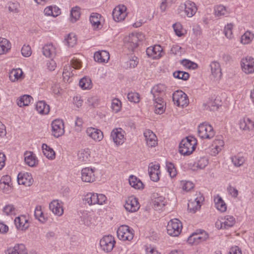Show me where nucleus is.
I'll return each mask as SVG.
<instances>
[{"instance_id":"obj_1","label":"nucleus","mask_w":254,"mask_h":254,"mask_svg":"<svg viewBox=\"0 0 254 254\" xmlns=\"http://www.w3.org/2000/svg\"><path fill=\"white\" fill-rule=\"evenodd\" d=\"M197 144L196 138L189 136L182 140L179 145V152L183 155H189L194 150Z\"/></svg>"},{"instance_id":"obj_2","label":"nucleus","mask_w":254,"mask_h":254,"mask_svg":"<svg viewBox=\"0 0 254 254\" xmlns=\"http://www.w3.org/2000/svg\"><path fill=\"white\" fill-rule=\"evenodd\" d=\"M83 200L85 203H87L89 205H102L107 201V197L103 194L88 192L84 195Z\"/></svg>"},{"instance_id":"obj_3","label":"nucleus","mask_w":254,"mask_h":254,"mask_svg":"<svg viewBox=\"0 0 254 254\" xmlns=\"http://www.w3.org/2000/svg\"><path fill=\"white\" fill-rule=\"evenodd\" d=\"M197 132L199 136L202 139H210L215 134V131L213 127L210 125L206 123H202L199 125Z\"/></svg>"},{"instance_id":"obj_4","label":"nucleus","mask_w":254,"mask_h":254,"mask_svg":"<svg viewBox=\"0 0 254 254\" xmlns=\"http://www.w3.org/2000/svg\"><path fill=\"white\" fill-rule=\"evenodd\" d=\"M133 232V229L129 226L122 225L118 229L117 236L121 240L130 241L132 240L134 236Z\"/></svg>"},{"instance_id":"obj_5","label":"nucleus","mask_w":254,"mask_h":254,"mask_svg":"<svg viewBox=\"0 0 254 254\" xmlns=\"http://www.w3.org/2000/svg\"><path fill=\"white\" fill-rule=\"evenodd\" d=\"M182 227L180 220L177 219H172L168 222L167 226V233L173 237L178 236L181 232Z\"/></svg>"},{"instance_id":"obj_6","label":"nucleus","mask_w":254,"mask_h":254,"mask_svg":"<svg viewBox=\"0 0 254 254\" xmlns=\"http://www.w3.org/2000/svg\"><path fill=\"white\" fill-rule=\"evenodd\" d=\"M172 98L174 104L178 106L184 107L189 104V101L187 94L181 90L175 92Z\"/></svg>"},{"instance_id":"obj_7","label":"nucleus","mask_w":254,"mask_h":254,"mask_svg":"<svg viewBox=\"0 0 254 254\" xmlns=\"http://www.w3.org/2000/svg\"><path fill=\"white\" fill-rule=\"evenodd\" d=\"M180 11H184L186 15L189 17H191L197 11V8L196 4L193 1L187 0L179 6Z\"/></svg>"},{"instance_id":"obj_8","label":"nucleus","mask_w":254,"mask_h":254,"mask_svg":"<svg viewBox=\"0 0 254 254\" xmlns=\"http://www.w3.org/2000/svg\"><path fill=\"white\" fill-rule=\"evenodd\" d=\"M115 243L114 238L111 235H108L104 236L101 239L100 245L104 252L109 253L113 249Z\"/></svg>"},{"instance_id":"obj_9","label":"nucleus","mask_w":254,"mask_h":254,"mask_svg":"<svg viewBox=\"0 0 254 254\" xmlns=\"http://www.w3.org/2000/svg\"><path fill=\"white\" fill-rule=\"evenodd\" d=\"M141 36L140 34H129L125 40L126 47L131 51H133L138 46V43Z\"/></svg>"},{"instance_id":"obj_10","label":"nucleus","mask_w":254,"mask_h":254,"mask_svg":"<svg viewBox=\"0 0 254 254\" xmlns=\"http://www.w3.org/2000/svg\"><path fill=\"white\" fill-rule=\"evenodd\" d=\"M52 134L58 138L64 132V124L62 120L57 119L51 124Z\"/></svg>"},{"instance_id":"obj_11","label":"nucleus","mask_w":254,"mask_h":254,"mask_svg":"<svg viewBox=\"0 0 254 254\" xmlns=\"http://www.w3.org/2000/svg\"><path fill=\"white\" fill-rule=\"evenodd\" d=\"M241 67L243 71L247 74L254 72V59L251 57H247L241 61Z\"/></svg>"},{"instance_id":"obj_12","label":"nucleus","mask_w":254,"mask_h":254,"mask_svg":"<svg viewBox=\"0 0 254 254\" xmlns=\"http://www.w3.org/2000/svg\"><path fill=\"white\" fill-rule=\"evenodd\" d=\"M146 53L148 57L153 59H158L164 54L163 48L158 45L147 48L146 50Z\"/></svg>"},{"instance_id":"obj_13","label":"nucleus","mask_w":254,"mask_h":254,"mask_svg":"<svg viewBox=\"0 0 254 254\" xmlns=\"http://www.w3.org/2000/svg\"><path fill=\"white\" fill-rule=\"evenodd\" d=\"M124 206L127 211L133 212L138 210L140 205L138 199L133 196H131L128 197L126 200Z\"/></svg>"},{"instance_id":"obj_14","label":"nucleus","mask_w":254,"mask_h":254,"mask_svg":"<svg viewBox=\"0 0 254 254\" xmlns=\"http://www.w3.org/2000/svg\"><path fill=\"white\" fill-rule=\"evenodd\" d=\"M49 208L53 213L59 216L64 213L63 203L58 199L53 200L49 204Z\"/></svg>"},{"instance_id":"obj_15","label":"nucleus","mask_w":254,"mask_h":254,"mask_svg":"<svg viewBox=\"0 0 254 254\" xmlns=\"http://www.w3.org/2000/svg\"><path fill=\"white\" fill-rule=\"evenodd\" d=\"M204 200V197L200 193L193 201H190L188 204V210L190 212L195 213L197 210L200 209V203Z\"/></svg>"},{"instance_id":"obj_16","label":"nucleus","mask_w":254,"mask_h":254,"mask_svg":"<svg viewBox=\"0 0 254 254\" xmlns=\"http://www.w3.org/2000/svg\"><path fill=\"white\" fill-rule=\"evenodd\" d=\"M126 7L124 5L116 7L113 11V17L116 21H120L125 19L127 16Z\"/></svg>"},{"instance_id":"obj_17","label":"nucleus","mask_w":254,"mask_h":254,"mask_svg":"<svg viewBox=\"0 0 254 254\" xmlns=\"http://www.w3.org/2000/svg\"><path fill=\"white\" fill-rule=\"evenodd\" d=\"M165 90L166 86L164 84H160L154 86L151 91L153 100L163 99Z\"/></svg>"},{"instance_id":"obj_18","label":"nucleus","mask_w":254,"mask_h":254,"mask_svg":"<svg viewBox=\"0 0 254 254\" xmlns=\"http://www.w3.org/2000/svg\"><path fill=\"white\" fill-rule=\"evenodd\" d=\"M111 136L117 145L122 144L124 142V134L121 128L114 129L111 132Z\"/></svg>"},{"instance_id":"obj_19","label":"nucleus","mask_w":254,"mask_h":254,"mask_svg":"<svg viewBox=\"0 0 254 254\" xmlns=\"http://www.w3.org/2000/svg\"><path fill=\"white\" fill-rule=\"evenodd\" d=\"M94 170L92 168L87 167L81 170V179L83 182L90 183L95 180L94 174Z\"/></svg>"},{"instance_id":"obj_20","label":"nucleus","mask_w":254,"mask_h":254,"mask_svg":"<svg viewBox=\"0 0 254 254\" xmlns=\"http://www.w3.org/2000/svg\"><path fill=\"white\" fill-rule=\"evenodd\" d=\"M86 133L88 136L96 141H99L103 138L102 131L94 127H88L86 129Z\"/></svg>"},{"instance_id":"obj_21","label":"nucleus","mask_w":254,"mask_h":254,"mask_svg":"<svg viewBox=\"0 0 254 254\" xmlns=\"http://www.w3.org/2000/svg\"><path fill=\"white\" fill-rule=\"evenodd\" d=\"M14 223L18 230H25L29 227L28 219L25 215L16 217L14 219Z\"/></svg>"},{"instance_id":"obj_22","label":"nucleus","mask_w":254,"mask_h":254,"mask_svg":"<svg viewBox=\"0 0 254 254\" xmlns=\"http://www.w3.org/2000/svg\"><path fill=\"white\" fill-rule=\"evenodd\" d=\"M146 144L149 147H154L157 144L156 135L150 129H146L143 133Z\"/></svg>"},{"instance_id":"obj_23","label":"nucleus","mask_w":254,"mask_h":254,"mask_svg":"<svg viewBox=\"0 0 254 254\" xmlns=\"http://www.w3.org/2000/svg\"><path fill=\"white\" fill-rule=\"evenodd\" d=\"M17 181L19 185L30 186L32 184L33 179L29 173L20 172L17 176Z\"/></svg>"},{"instance_id":"obj_24","label":"nucleus","mask_w":254,"mask_h":254,"mask_svg":"<svg viewBox=\"0 0 254 254\" xmlns=\"http://www.w3.org/2000/svg\"><path fill=\"white\" fill-rule=\"evenodd\" d=\"M5 254H27V250L24 245L19 244L8 248L6 251Z\"/></svg>"},{"instance_id":"obj_25","label":"nucleus","mask_w":254,"mask_h":254,"mask_svg":"<svg viewBox=\"0 0 254 254\" xmlns=\"http://www.w3.org/2000/svg\"><path fill=\"white\" fill-rule=\"evenodd\" d=\"M110 58L109 53L104 50L97 51L94 55V60L98 63H106Z\"/></svg>"},{"instance_id":"obj_26","label":"nucleus","mask_w":254,"mask_h":254,"mask_svg":"<svg viewBox=\"0 0 254 254\" xmlns=\"http://www.w3.org/2000/svg\"><path fill=\"white\" fill-rule=\"evenodd\" d=\"M159 168L158 164L149 167L148 173L151 180L154 182H157L159 180Z\"/></svg>"},{"instance_id":"obj_27","label":"nucleus","mask_w":254,"mask_h":254,"mask_svg":"<svg viewBox=\"0 0 254 254\" xmlns=\"http://www.w3.org/2000/svg\"><path fill=\"white\" fill-rule=\"evenodd\" d=\"M24 160L26 164L30 167H34L38 164V160L35 155L31 152L24 153Z\"/></svg>"},{"instance_id":"obj_28","label":"nucleus","mask_w":254,"mask_h":254,"mask_svg":"<svg viewBox=\"0 0 254 254\" xmlns=\"http://www.w3.org/2000/svg\"><path fill=\"white\" fill-rule=\"evenodd\" d=\"M240 128L244 130H250L254 128L253 121L249 118L244 117L239 121Z\"/></svg>"},{"instance_id":"obj_29","label":"nucleus","mask_w":254,"mask_h":254,"mask_svg":"<svg viewBox=\"0 0 254 254\" xmlns=\"http://www.w3.org/2000/svg\"><path fill=\"white\" fill-rule=\"evenodd\" d=\"M212 75L214 78L219 79L222 75L221 69L219 63L214 61L210 64Z\"/></svg>"},{"instance_id":"obj_30","label":"nucleus","mask_w":254,"mask_h":254,"mask_svg":"<svg viewBox=\"0 0 254 254\" xmlns=\"http://www.w3.org/2000/svg\"><path fill=\"white\" fill-rule=\"evenodd\" d=\"M36 109L39 113L47 115L49 113L50 106L45 101H39L36 105Z\"/></svg>"},{"instance_id":"obj_31","label":"nucleus","mask_w":254,"mask_h":254,"mask_svg":"<svg viewBox=\"0 0 254 254\" xmlns=\"http://www.w3.org/2000/svg\"><path fill=\"white\" fill-rule=\"evenodd\" d=\"M235 223V219L232 216L227 215L225 216L223 221L221 222V228L229 229Z\"/></svg>"},{"instance_id":"obj_32","label":"nucleus","mask_w":254,"mask_h":254,"mask_svg":"<svg viewBox=\"0 0 254 254\" xmlns=\"http://www.w3.org/2000/svg\"><path fill=\"white\" fill-rule=\"evenodd\" d=\"M11 48V44L5 38H0V55L6 54Z\"/></svg>"},{"instance_id":"obj_33","label":"nucleus","mask_w":254,"mask_h":254,"mask_svg":"<svg viewBox=\"0 0 254 254\" xmlns=\"http://www.w3.org/2000/svg\"><path fill=\"white\" fill-rule=\"evenodd\" d=\"M155 112L158 114H162L165 111L164 105L165 103L163 99L154 100Z\"/></svg>"},{"instance_id":"obj_34","label":"nucleus","mask_w":254,"mask_h":254,"mask_svg":"<svg viewBox=\"0 0 254 254\" xmlns=\"http://www.w3.org/2000/svg\"><path fill=\"white\" fill-rule=\"evenodd\" d=\"M43 54L48 58L53 57L56 53V49L52 44H47L43 47Z\"/></svg>"},{"instance_id":"obj_35","label":"nucleus","mask_w":254,"mask_h":254,"mask_svg":"<svg viewBox=\"0 0 254 254\" xmlns=\"http://www.w3.org/2000/svg\"><path fill=\"white\" fill-rule=\"evenodd\" d=\"M130 185L136 189L143 188V184L142 182L134 176H130L128 179Z\"/></svg>"},{"instance_id":"obj_36","label":"nucleus","mask_w":254,"mask_h":254,"mask_svg":"<svg viewBox=\"0 0 254 254\" xmlns=\"http://www.w3.org/2000/svg\"><path fill=\"white\" fill-rule=\"evenodd\" d=\"M22 71L21 69H13L9 73V79L12 82H15L22 78Z\"/></svg>"},{"instance_id":"obj_37","label":"nucleus","mask_w":254,"mask_h":254,"mask_svg":"<svg viewBox=\"0 0 254 254\" xmlns=\"http://www.w3.org/2000/svg\"><path fill=\"white\" fill-rule=\"evenodd\" d=\"M42 148L44 155L47 158L52 160L55 158V151L46 144H43Z\"/></svg>"},{"instance_id":"obj_38","label":"nucleus","mask_w":254,"mask_h":254,"mask_svg":"<svg viewBox=\"0 0 254 254\" xmlns=\"http://www.w3.org/2000/svg\"><path fill=\"white\" fill-rule=\"evenodd\" d=\"M101 15L98 13H92L90 16V21L94 28H98L101 24Z\"/></svg>"},{"instance_id":"obj_39","label":"nucleus","mask_w":254,"mask_h":254,"mask_svg":"<svg viewBox=\"0 0 254 254\" xmlns=\"http://www.w3.org/2000/svg\"><path fill=\"white\" fill-rule=\"evenodd\" d=\"M206 238L203 237L200 234L194 233L190 235L188 239V241L191 244H197L200 242L204 241Z\"/></svg>"},{"instance_id":"obj_40","label":"nucleus","mask_w":254,"mask_h":254,"mask_svg":"<svg viewBox=\"0 0 254 254\" xmlns=\"http://www.w3.org/2000/svg\"><path fill=\"white\" fill-rule=\"evenodd\" d=\"M32 99V97L30 95H23L17 100V104L20 107L28 106Z\"/></svg>"},{"instance_id":"obj_41","label":"nucleus","mask_w":254,"mask_h":254,"mask_svg":"<svg viewBox=\"0 0 254 254\" xmlns=\"http://www.w3.org/2000/svg\"><path fill=\"white\" fill-rule=\"evenodd\" d=\"M64 40L67 46L73 47L76 44L77 38L74 33H71L67 35Z\"/></svg>"},{"instance_id":"obj_42","label":"nucleus","mask_w":254,"mask_h":254,"mask_svg":"<svg viewBox=\"0 0 254 254\" xmlns=\"http://www.w3.org/2000/svg\"><path fill=\"white\" fill-rule=\"evenodd\" d=\"M79 86L83 90L88 89L91 88V80L89 78L83 77L79 82Z\"/></svg>"},{"instance_id":"obj_43","label":"nucleus","mask_w":254,"mask_h":254,"mask_svg":"<svg viewBox=\"0 0 254 254\" xmlns=\"http://www.w3.org/2000/svg\"><path fill=\"white\" fill-rule=\"evenodd\" d=\"M34 216L36 219H38L41 223H44L46 219L43 216V213L42 211L41 206L38 205L36 207L34 211Z\"/></svg>"},{"instance_id":"obj_44","label":"nucleus","mask_w":254,"mask_h":254,"mask_svg":"<svg viewBox=\"0 0 254 254\" xmlns=\"http://www.w3.org/2000/svg\"><path fill=\"white\" fill-rule=\"evenodd\" d=\"M80 15V8L78 6L73 7L70 11V18L72 22L79 19Z\"/></svg>"},{"instance_id":"obj_45","label":"nucleus","mask_w":254,"mask_h":254,"mask_svg":"<svg viewBox=\"0 0 254 254\" xmlns=\"http://www.w3.org/2000/svg\"><path fill=\"white\" fill-rule=\"evenodd\" d=\"M90 157V151L88 149L81 150L78 153V158L80 161L86 162Z\"/></svg>"},{"instance_id":"obj_46","label":"nucleus","mask_w":254,"mask_h":254,"mask_svg":"<svg viewBox=\"0 0 254 254\" xmlns=\"http://www.w3.org/2000/svg\"><path fill=\"white\" fill-rule=\"evenodd\" d=\"M16 211V208L12 204L6 205L2 209L3 212L6 215H14Z\"/></svg>"},{"instance_id":"obj_47","label":"nucleus","mask_w":254,"mask_h":254,"mask_svg":"<svg viewBox=\"0 0 254 254\" xmlns=\"http://www.w3.org/2000/svg\"><path fill=\"white\" fill-rule=\"evenodd\" d=\"M254 35L249 31L245 32L241 37V42L244 44L250 43L253 39Z\"/></svg>"},{"instance_id":"obj_48","label":"nucleus","mask_w":254,"mask_h":254,"mask_svg":"<svg viewBox=\"0 0 254 254\" xmlns=\"http://www.w3.org/2000/svg\"><path fill=\"white\" fill-rule=\"evenodd\" d=\"M215 14L217 16H221L228 14L227 8L222 5H217L215 7Z\"/></svg>"},{"instance_id":"obj_49","label":"nucleus","mask_w":254,"mask_h":254,"mask_svg":"<svg viewBox=\"0 0 254 254\" xmlns=\"http://www.w3.org/2000/svg\"><path fill=\"white\" fill-rule=\"evenodd\" d=\"M220 106V101L217 99L213 101L211 100L207 103V109H209L210 111L217 110Z\"/></svg>"},{"instance_id":"obj_50","label":"nucleus","mask_w":254,"mask_h":254,"mask_svg":"<svg viewBox=\"0 0 254 254\" xmlns=\"http://www.w3.org/2000/svg\"><path fill=\"white\" fill-rule=\"evenodd\" d=\"M173 76L175 78L187 80L189 79L190 74L187 72L178 70L173 73Z\"/></svg>"},{"instance_id":"obj_51","label":"nucleus","mask_w":254,"mask_h":254,"mask_svg":"<svg viewBox=\"0 0 254 254\" xmlns=\"http://www.w3.org/2000/svg\"><path fill=\"white\" fill-rule=\"evenodd\" d=\"M231 160L234 165L236 167H240L245 162V159L244 157L239 156L232 157Z\"/></svg>"},{"instance_id":"obj_52","label":"nucleus","mask_w":254,"mask_h":254,"mask_svg":"<svg viewBox=\"0 0 254 254\" xmlns=\"http://www.w3.org/2000/svg\"><path fill=\"white\" fill-rule=\"evenodd\" d=\"M234 25L231 23H228L227 25L224 27V32L225 36L231 39L233 37L232 29L233 28Z\"/></svg>"},{"instance_id":"obj_53","label":"nucleus","mask_w":254,"mask_h":254,"mask_svg":"<svg viewBox=\"0 0 254 254\" xmlns=\"http://www.w3.org/2000/svg\"><path fill=\"white\" fill-rule=\"evenodd\" d=\"M208 164V160L205 157L200 158L196 162H195L194 166L199 169H204Z\"/></svg>"},{"instance_id":"obj_54","label":"nucleus","mask_w":254,"mask_h":254,"mask_svg":"<svg viewBox=\"0 0 254 254\" xmlns=\"http://www.w3.org/2000/svg\"><path fill=\"white\" fill-rule=\"evenodd\" d=\"M127 97L130 102L134 103H137L140 101V96L136 92H130L128 93Z\"/></svg>"},{"instance_id":"obj_55","label":"nucleus","mask_w":254,"mask_h":254,"mask_svg":"<svg viewBox=\"0 0 254 254\" xmlns=\"http://www.w3.org/2000/svg\"><path fill=\"white\" fill-rule=\"evenodd\" d=\"M121 102L118 99L115 98L112 102L111 108L115 113H118L121 109Z\"/></svg>"},{"instance_id":"obj_56","label":"nucleus","mask_w":254,"mask_h":254,"mask_svg":"<svg viewBox=\"0 0 254 254\" xmlns=\"http://www.w3.org/2000/svg\"><path fill=\"white\" fill-rule=\"evenodd\" d=\"M166 168L170 177L173 178L176 176L177 173L174 165L171 162L166 163Z\"/></svg>"},{"instance_id":"obj_57","label":"nucleus","mask_w":254,"mask_h":254,"mask_svg":"<svg viewBox=\"0 0 254 254\" xmlns=\"http://www.w3.org/2000/svg\"><path fill=\"white\" fill-rule=\"evenodd\" d=\"M173 2V0H163L160 5L161 11L164 12L167 8L171 6Z\"/></svg>"},{"instance_id":"obj_58","label":"nucleus","mask_w":254,"mask_h":254,"mask_svg":"<svg viewBox=\"0 0 254 254\" xmlns=\"http://www.w3.org/2000/svg\"><path fill=\"white\" fill-rule=\"evenodd\" d=\"M181 184L183 190L186 191H189L191 190L194 187L193 184L190 181H182L181 182Z\"/></svg>"},{"instance_id":"obj_59","label":"nucleus","mask_w":254,"mask_h":254,"mask_svg":"<svg viewBox=\"0 0 254 254\" xmlns=\"http://www.w3.org/2000/svg\"><path fill=\"white\" fill-rule=\"evenodd\" d=\"M21 51L22 55L25 57H28L31 54V48L29 45H24Z\"/></svg>"},{"instance_id":"obj_60","label":"nucleus","mask_w":254,"mask_h":254,"mask_svg":"<svg viewBox=\"0 0 254 254\" xmlns=\"http://www.w3.org/2000/svg\"><path fill=\"white\" fill-rule=\"evenodd\" d=\"M173 27L174 31L177 36H178L179 37H181V36H182L183 33H182L181 31L182 25L180 23H176L175 24H174Z\"/></svg>"},{"instance_id":"obj_61","label":"nucleus","mask_w":254,"mask_h":254,"mask_svg":"<svg viewBox=\"0 0 254 254\" xmlns=\"http://www.w3.org/2000/svg\"><path fill=\"white\" fill-rule=\"evenodd\" d=\"M182 48L179 45H173L170 50V52L171 54L177 55L181 54V50Z\"/></svg>"},{"instance_id":"obj_62","label":"nucleus","mask_w":254,"mask_h":254,"mask_svg":"<svg viewBox=\"0 0 254 254\" xmlns=\"http://www.w3.org/2000/svg\"><path fill=\"white\" fill-rule=\"evenodd\" d=\"M0 184L10 186L11 185L10 177L8 175L3 176L0 179Z\"/></svg>"},{"instance_id":"obj_63","label":"nucleus","mask_w":254,"mask_h":254,"mask_svg":"<svg viewBox=\"0 0 254 254\" xmlns=\"http://www.w3.org/2000/svg\"><path fill=\"white\" fill-rule=\"evenodd\" d=\"M227 190H228V191L229 194L232 197H237L238 194V191L236 188L230 186L229 187H228Z\"/></svg>"},{"instance_id":"obj_64","label":"nucleus","mask_w":254,"mask_h":254,"mask_svg":"<svg viewBox=\"0 0 254 254\" xmlns=\"http://www.w3.org/2000/svg\"><path fill=\"white\" fill-rule=\"evenodd\" d=\"M71 65L75 69H79L81 67V62L77 59H73L71 61Z\"/></svg>"}]
</instances>
